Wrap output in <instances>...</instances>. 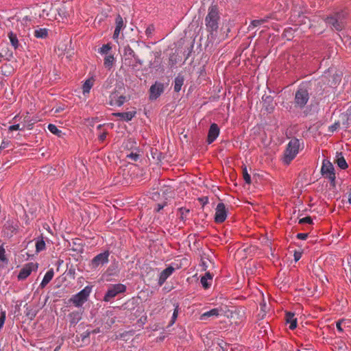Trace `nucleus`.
I'll list each match as a JSON object with an SVG mask.
<instances>
[{"label":"nucleus","instance_id":"nucleus-45","mask_svg":"<svg viewBox=\"0 0 351 351\" xmlns=\"http://www.w3.org/2000/svg\"><path fill=\"white\" fill-rule=\"evenodd\" d=\"M340 126L339 122H335L333 125H330L328 128L329 132H333L337 130Z\"/></svg>","mask_w":351,"mask_h":351},{"label":"nucleus","instance_id":"nucleus-60","mask_svg":"<svg viewBox=\"0 0 351 351\" xmlns=\"http://www.w3.org/2000/svg\"><path fill=\"white\" fill-rule=\"evenodd\" d=\"M301 256H302V253L301 252H295L294 253V259H295V261H298L301 258Z\"/></svg>","mask_w":351,"mask_h":351},{"label":"nucleus","instance_id":"nucleus-14","mask_svg":"<svg viewBox=\"0 0 351 351\" xmlns=\"http://www.w3.org/2000/svg\"><path fill=\"white\" fill-rule=\"evenodd\" d=\"M309 84H311V91H313V90H314L315 91V94L314 95V97H317V96H321L323 95L324 93V83L322 82H316V81H314V82H308Z\"/></svg>","mask_w":351,"mask_h":351},{"label":"nucleus","instance_id":"nucleus-21","mask_svg":"<svg viewBox=\"0 0 351 351\" xmlns=\"http://www.w3.org/2000/svg\"><path fill=\"white\" fill-rule=\"evenodd\" d=\"M335 162L338 165V167L341 169H346L348 168V164L342 154L341 152H337L336 158L335 160Z\"/></svg>","mask_w":351,"mask_h":351},{"label":"nucleus","instance_id":"nucleus-39","mask_svg":"<svg viewBox=\"0 0 351 351\" xmlns=\"http://www.w3.org/2000/svg\"><path fill=\"white\" fill-rule=\"evenodd\" d=\"M263 24V20L262 19H255V20H253L252 21L250 26H249V28L250 27H256L257 26H259Z\"/></svg>","mask_w":351,"mask_h":351},{"label":"nucleus","instance_id":"nucleus-27","mask_svg":"<svg viewBox=\"0 0 351 351\" xmlns=\"http://www.w3.org/2000/svg\"><path fill=\"white\" fill-rule=\"evenodd\" d=\"M34 35L38 38H46L48 36V29L46 28H39L35 29Z\"/></svg>","mask_w":351,"mask_h":351},{"label":"nucleus","instance_id":"nucleus-9","mask_svg":"<svg viewBox=\"0 0 351 351\" xmlns=\"http://www.w3.org/2000/svg\"><path fill=\"white\" fill-rule=\"evenodd\" d=\"M165 90L164 84L161 82H156L155 84L151 86L149 88V96L150 100L157 99Z\"/></svg>","mask_w":351,"mask_h":351},{"label":"nucleus","instance_id":"nucleus-56","mask_svg":"<svg viewBox=\"0 0 351 351\" xmlns=\"http://www.w3.org/2000/svg\"><path fill=\"white\" fill-rule=\"evenodd\" d=\"M26 316H27L28 317H29V319L32 320L33 319L35 316H36V313L34 312H32V310H29L27 313H26Z\"/></svg>","mask_w":351,"mask_h":351},{"label":"nucleus","instance_id":"nucleus-34","mask_svg":"<svg viewBox=\"0 0 351 351\" xmlns=\"http://www.w3.org/2000/svg\"><path fill=\"white\" fill-rule=\"evenodd\" d=\"M48 130L53 134L57 135L58 136L60 137L62 136V131L58 130L57 127L53 124H49L48 125Z\"/></svg>","mask_w":351,"mask_h":351},{"label":"nucleus","instance_id":"nucleus-54","mask_svg":"<svg viewBox=\"0 0 351 351\" xmlns=\"http://www.w3.org/2000/svg\"><path fill=\"white\" fill-rule=\"evenodd\" d=\"M296 237L298 239L306 240L307 239V237H308V234L307 233H298L296 235Z\"/></svg>","mask_w":351,"mask_h":351},{"label":"nucleus","instance_id":"nucleus-58","mask_svg":"<svg viewBox=\"0 0 351 351\" xmlns=\"http://www.w3.org/2000/svg\"><path fill=\"white\" fill-rule=\"evenodd\" d=\"M167 205V203L165 202L163 204H158L156 206H157V208H156V210L157 212H160V210H162L165 206Z\"/></svg>","mask_w":351,"mask_h":351},{"label":"nucleus","instance_id":"nucleus-13","mask_svg":"<svg viewBox=\"0 0 351 351\" xmlns=\"http://www.w3.org/2000/svg\"><path fill=\"white\" fill-rule=\"evenodd\" d=\"M83 312L82 309H79L68 315L70 326H75L82 319Z\"/></svg>","mask_w":351,"mask_h":351},{"label":"nucleus","instance_id":"nucleus-8","mask_svg":"<svg viewBox=\"0 0 351 351\" xmlns=\"http://www.w3.org/2000/svg\"><path fill=\"white\" fill-rule=\"evenodd\" d=\"M125 291L126 287L123 284L110 285L104 297V301L109 302L119 293H124Z\"/></svg>","mask_w":351,"mask_h":351},{"label":"nucleus","instance_id":"nucleus-28","mask_svg":"<svg viewBox=\"0 0 351 351\" xmlns=\"http://www.w3.org/2000/svg\"><path fill=\"white\" fill-rule=\"evenodd\" d=\"M8 38L14 48L15 49H17L19 46V43L16 34L13 33L12 32H10L8 33Z\"/></svg>","mask_w":351,"mask_h":351},{"label":"nucleus","instance_id":"nucleus-61","mask_svg":"<svg viewBox=\"0 0 351 351\" xmlns=\"http://www.w3.org/2000/svg\"><path fill=\"white\" fill-rule=\"evenodd\" d=\"M119 33H120V30H118L117 29H114V34H113V38L114 39H116V38H118L119 36Z\"/></svg>","mask_w":351,"mask_h":351},{"label":"nucleus","instance_id":"nucleus-6","mask_svg":"<svg viewBox=\"0 0 351 351\" xmlns=\"http://www.w3.org/2000/svg\"><path fill=\"white\" fill-rule=\"evenodd\" d=\"M321 173L324 178H328L330 180L332 185L335 186L336 178L335 168L329 160L326 159L323 160Z\"/></svg>","mask_w":351,"mask_h":351},{"label":"nucleus","instance_id":"nucleus-5","mask_svg":"<svg viewBox=\"0 0 351 351\" xmlns=\"http://www.w3.org/2000/svg\"><path fill=\"white\" fill-rule=\"evenodd\" d=\"M92 290V286H86L75 295H73L69 302L72 303L75 306L80 308L88 300L89 295Z\"/></svg>","mask_w":351,"mask_h":351},{"label":"nucleus","instance_id":"nucleus-24","mask_svg":"<svg viewBox=\"0 0 351 351\" xmlns=\"http://www.w3.org/2000/svg\"><path fill=\"white\" fill-rule=\"evenodd\" d=\"M0 55L3 58V60H10L13 56L12 51H10L7 46L2 45L0 47Z\"/></svg>","mask_w":351,"mask_h":351},{"label":"nucleus","instance_id":"nucleus-64","mask_svg":"<svg viewBox=\"0 0 351 351\" xmlns=\"http://www.w3.org/2000/svg\"><path fill=\"white\" fill-rule=\"evenodd\" d=\"M90 332H91V333L96 334V333L99 332H100V330H99V328H96V329H95V330H92V331H90Z\"/></svg>","mask_w":351,"mask_h":351},{"label":"nucleus","instance_id":"nucleus-31","mask_svg":"<svg viewBox=\"0 0 351 351\" xmlns=\"http://www.w3.org/2000/svg\"><path fill=\"white\" fill-rule=\"evenodd\" d=\"M93 85V80L91 79L87 80L82 86L83 93H88Z\"/></svg>","mask_w":351,"mask_h":351},{"label":"nucleus","instance_id":"nucleus-17","mask_svg":"<svg viewBox=\"0 0 351 351\" xmlns=\"http://www.w3.org/2000/svg\"><path fill=\"white\" fill-rule=\"evenodd\" d=\"M174 271L175 269L172 266H169L165 269L160 274L158 285L160 286L162 285L166 280L173 274Z\"/></svg>","mask_w":351,"mask_h":351},{"label":"nucleus","instance_id":"nucleus-1","mask_svg":"<svg viewBox=\"0 0 351 351\" xmlns=\"http://www.w3.org/2000/svg\"><path fill=\"white\" fill-rule=\"evenodd\" d=\"M311 84L309 82H303L295 93L294 104L295 106L302 109L306 105L309 100L310 95H313V91H311Z\"/></svg>","mask_w":351,"mask_h":351},{"label":"nucleus","instance_id":"nucleus-15","mask_svg":"<svg viewBox=\"0 0 351 351\" xmlns=\"http://www.w3.org/2000/svg\"><path fill=\"white\" fill-rule=\"evenodd\" d=\"M263 107L266 110L267 112L271 113L273 112L275 108V104L274 102L273 97L270 95H264L262 97Z\"/></svg>","mask_w":351,"mask_h":351},{"label":"nucleus","instance_id":"nucleus-32","mask_svg":"<svg viewBox=\"0 0 351 351\" xmlns=\"http://www.w3.org/2000/svg\"><path fill=\"white\" fill-rule=\"evenodd\" d=\"M115 24H116V27H115L116 29H118V30L121 31L122 29H123L125 27L123 20L120 14H118L117 16L116 17Z\"/></svg>","mask_w":351,"mask_h":351},{"label":"nucleus","instance_id":"nucleus-40","mask_svg":"<svg viewBox=\"0 0 351 351\" xmlns=\"http://www.w3.org/2000/svg\"><path fill=\"white\" fill-rule=\"evenodd\" d=\"M154 31V25L153 24H151L147 27L145 30V34L147 35V36L150 37Z\"/></svg>","mask_w":351,"mask_h":351},{"label":"nucleus","instance_id":"nucleus-3","mask_svg":"<svg viewBox=\"0 0 351 351\" xmlns=\"http://www.w3.org/2000/svg\"><path fill=\"white\" fill-rule=\"evenodd\" d=\"M220 16L217 5H211L208 9V13L205 19L206 26L208 32L211 34L217 32L219 28Z\"/></svg>","mask_w":351,"mask_h":351},{"label":"nucleus","instance_id":"nucleus-43","mask_svg":"<svg viewBox=\"0 0 351 351\" xmlns=\"http://www.w3.org/2000/svg\"><path fill=\"white\" fill-rule=\"evenodd\" d=\"M294 318V313L291 312H287L285 315V319L287 323H290Z\"/></svg>","mask_w":351,"mask_h":351},{"label":"nucleus","instance_id":"nucleus-48","mask_svg":"<svg viewBox=\"0 0 351 351\" xmlns=\"http://www.w3.org/2000/svg\"><path fill=\"white\" fill-rule=\"evenodd\" d=\"M127 157L133 161H136L139 157V155L136 153L132 152L130 154H128Z\"/></svg>","mask_w":351,"mask_h":351},{"label":"nucleus","instance_id":"nucleus-59","mask_svg":"<svg viewBox=\"0 0 351 351\" xmlns=\"http://www.w3.org/2000/svg\"><path fill=\"white\" fill-rule=\"evenodd\" d=\"M90 334H91L90 331L87 330V331L84 332L83 334L81 335L82 340H84L85 338L88 337Z\"/></svg>","mask_w":351,"mask_h":351},{"label":"nucleus","instance_id":"nucleus-7","mask_svg":"<svg viewBox=\"0 0 351 351\" xmlns=\"http://www.w3.org/2000/svg\"><path fill=\"white\" fill-rule=\"evenodd\" d=\"M110 252L108 250H106L102 253H100L95 256L90 261L89 267L91 269H96L100 267H102L109 261Z\"/></svg>","mask_w":351,"mask_h":351},{"label":"nucleus","instance_id":"nucleus-62","mask_svg":"<svg viewBox=\"0 0 351 351\" xmlns=\"http://www.w3.org/2000/svg\"><path fill=\"white\" fill-rule=\"evenodd\" d=\"M267 307L266 304H261V310L263 312H265V308Z\"/></svg>","mask_w":351,"mask_h":351},{"label":"nucleus","instance_id":"nucleus-26","mask_svg":"<svg viewBox=\"0 0 351 351\" xmlns=\"http://www.w3.org/2000/svg\"><path fill=\"white\" fill-rule=\"evenodd\" d=\"M8 263V259L5 256V251L3 247V243L0 240V267H3Z\"/></svg>","mask_w":351,"mask_h":351},{"label":"nucleus","instance_id":"nucleus-52","mask_svg":"<svg viewBox=\"0 0 351 351\" xmlns=\"http://www.w3.org/2000/svg\"><path fill=\"white\" fill-rule=\"evenodd\" d=\"M275 19L274 14H271L269 15L265 16L264 18L262 19L263 23H267L269 21V19Z\"/></svg>","mask_w":351,"mask_h":351},{"label":"nucleus","instance_id":"nucleus-46","mask_svg":"<svg viewBox=\"0 0 351 351\" xmlns=\"http://www.w3.org/2000/svg\"><path fill=\"white\" fill-rule=\"evenodd\" d=\"M5 312L2 311L0 315V329L3 327L5 320Z\"/></svg>","mask_w":351,"mask_h":351},{"label":"nucleus","instance_id":"nucleus-55","mask_svg":"<svg viewBox=\"0 0 351 351\" xmlns=\"http://www.w3.org/2000/svg\"><path fill=\"white\" fill-rule=\"evenodd\" d=\"M10 143V141H3L1 144V146H0V149L8 147Z\"/></svg>","mask_w":351,"mask_h":351},{"label":"nucleus","instance_id":"nucleus-42","mask_svg":"<svg viewBox=\"0 0 351 351\" xmlns=\"http://www.w3.org/2000/svg\"><path fill=\"white\" fill-rule=\"evenodd\" d=\"M218 346L222 349L223 351H227L229 344L225 342L223 340L221 339L218 342Z\"/></svg>","mask_w":351,"mask_h":351},{"label":"nucleus","instance_id":"nucleus-12","mask_svg":"<svg viewBox=\"0 0 351 351\" xmlns=\"http://www.w3.org/2000/svg\"><path fill=\"white\" fill-rule=\"evenodd\" d=\"M219 132L220 129L217 123H213L210 124L206 139L208 144H211L216 140L219 134Z\"/></svg>","mask_w":351,"mask_h":351},{"label":"nucleus","instance_id":"nucleus-16","mask_svg":"<svg viewBox=\"0 0 351 351\" xmlns=\"http://www.w3.org/2000/svg\"><path fill=\"white\" fill-rule=\"evenodd\" d=\"M110 104L113 105L114 100V104L117 105L118 106H121L124 102L126 101V97L123 95L119 96V93L117 90L112 92L110 96Z\"/></svg>","mask_w":351,"mask_h":351},{"label":"nucleus","instance_id":"nucleus-11","mask_svg":"<svg viewBox=\"0 0 351 351\" xmlns=\"http://www.w3.org/2000/svg\"><path fill=\"white\" fill-rule=\"evenodd\" d=\"M38 265L34 263H29L26 264L20 271L18 275V279L23 280L26 279L32 273V271L36 270Z\"/></svg>","mask_w":351,"mask_h":351},{"label":"nucleus","instance_id":"nucleus-29","mask_svg":"<svg viewBox=\"0 0 351 351\" xmlns=\"http://www.w3.org/2000/svg\"><path fill=\"white\" fill-rule=\"evenodd\" d=\"M114 58L112 55H106L104 58V64L106 68L110 70L114 64Z\"/></svg>","mask_w":351,"mask_h":351},{"label":"nucleus","instance_id":"nucleus-44","mask_svg":"<svg viewBox=\"0 0 351 351\" xmlns=\"http://www.w3.org/2000/svg\"><path fill=\"white\" fill-rule=\"evenodd\" d=\"M178 306H176V308H175L174 312L173 313L171 320L170 322V325H172L176 322V320L178 317Z\"/></svg>","mask_w":351,"mask_h":351},{"label":"nucleus","instance_id":"nucleus-49","mask_svg":"<svg viewBox=\"0 0 351 351\" xmlns=\"http://www.w3.org/2000/svg\"><path fill=\"white\" fill-rule=\"evenodd\" d=\"M9 131H14V130H23V128H20V124H15V125H10L8 128Z\"/></svg>","mask_w":351,"mask_h":351},{"label":"nucleus","instance_id":"nucleus-36","mask_svg":"<svg viewBox=\"0 0 351 351\" xmlns=\"http://www.w3.org/2000/svg\"><path fill=\"white\" fill-rule=\"evenodd\" d=\"M178 212L180 214V219L182 221H184L185 219H186V214H188L189 213V209H187V208H184V207H181V208H180L178 209Z\"/></svg>","mask_w":351,"mask_h":351},{"label":"nucleus","instance_id":"nucleus-33","mask_svg":"<svg viewBox=\"0 0 351 351\" xmlns=\"http://www.w3.org/2000/svg\"><path fill=\"white\" fill-rule=\"evenodd\" d=\"M45 249V242L44 241L43 239L41 238L40 239L38 240L36 242V252H40Z\"/></svg>","mask_w":351,"mask_h":351},{"label":"nucleus","instance_id":"nucleus-37","mask_svg":"<svg viewBox=\"0 0 351 351\" xmlns=\"http://www.w3.org/2000/svg\"><path fill=\"white\" fill-rule=\"evenodd\" d=\"M112 49L110 44L108 43L106 45H104L99 49V52L101 54H106L108 55V51Z\"/></svg>","mask_w":351,"mask_h":351},{"label":"nucleus","instance_id":"nucleus-51","mask_svg":"<svg viewBox=\"0 0 351 351\" xmlns=\"http://www.w3.org/2000/svg\"><path fill=\"white\" fill-rule=\"evenodd\" d=\"M133 58L135 60V64L132 65L133 68H135L138 64V65L143 64V62L139 59V58L136 55Z\"/></svg>","mask_w":351,"mask_h":351},{"label":"nucleus","instance_id":"nucleus-19","mask_svg":"<svg viewBox=\"0 0 351 351\" xmlns=\"http://www.w3.org/2000/svg\"><path fill=\"white\" fill-rule=\"evenodd\" d=\"M136 114V112L134 110L126 112H114L112 113V116L119 117L121 119L125 121H131L134 117H135Z\"/></svg>","mask_w":351,"mask_h":351},{"label":"nucleus","instance_id":"nucleus-53","mask_svg":"<svg viewBox=\"0 0 351 351\" xmlns=\"http://www.w3.org/2000/svg\"><path fill=\"white\" fill-rule=\"evenodd\" d=\"M289 324H290L289 328L291 330L295 329L297 327V319L296 318L293 319Z\"/></svg>","mask_w":351,"mask_h":351},{"label":"nucleus","instance_id":"nucleus-35","mask_svg":"<svg viewBox=\"0 0 351 351\" xmlns=\"http://www.w3.org/2000/svg\"><path fill=\"white\" fill-rule=\"evenodd\" d=\"M242 173L245 182L248 184H251V177L247 173V167L245 166L242 168Z\"/></svg>","mask_w":351,"mask_h":351},{"label":"nucleus","instance_id":"nucleus-23","mask_svg":"<svg viewBox=\"0 0 351 351\" xmlns=\"http://www.w3.org/2000/svg\"><path fill=\"white\" fill-rule=\"evenodd\" d=\"M222 311V309L221 308H213L204 313H203L201 317H200V319L202 320H205L207 318L210 317H217L220 315V312Z\"/></svg>","mask_w":351,"mask_h":351},{"label":"nucleus","instance_id":"nucleus-4","mask_svg":"<svg viewBox=\"0 0 351 351\" xmlns=\"http://www.w3.org/2000/svg\"><path fill=\"white\" fill-rule=\"evenodd\" d=\"M300 143L298 138L291 139L287 145L283 156V162L286 165H289L291 160L296 156L298 153Z\"/></svg>","mask_w":351,"mask_h":351},{"label":"nucleus","instance_id":"nucleus-25","mask_svg":"<svg viewBox=\"0 0 351 351\" xmlns=\"http://www.w3.org/2000/svg\"><path fill=\"white\" fill-rule=\"evenodd\" d=\"M184 77L182 75L178 74L174 80V91L178 93L184 84Z\"/></svg>","mask_w":351,"mask_h":351},{"label":"nucleus","instance_id":"nucleus-2","mask_svg":"<svg viewBox=\"0 0 351 351\" xmlns=\"http://www.w3.org/2000/svg\"><path fill=\"white\" fill-rule=\"evenodd\" d=\"M348 12L345 10L332 12L325 19V22L336 31H341L346 25Z\"/></svg>","mask_w":351,"mask_h":351},{"label":"nucleus","instance_id":"nucleus-57","mask_svg":"<svg viewBox=\"0 0 351 351\" xmlns=\"http://www.w3.org/2000/svg\"><path fill=\"white\" fill-rule=\"evenodd\" d=\"M107 134H108L107 132H104L99 136V137H98L99 140L100 141L103 142L106 139Z\"/></svg>","mask_w":351,"mask_h":351},{"label":"nucleus","instance_id":"nucleus-41","mask_svg":"<svg viewBox=\"0 0 351 351\" xmlns=\"http://www.w3.org/2000/svg\"><path fill=\"white\" fill-rule=\"evenodd\" d=\"M299 223L300 224H304V223L311 224V223H313V219L311 217H306L302 219H300L299 220Z\"/></svg>","mask_w":351,"mask_h":351},{"label":"nucleus","instance_id":"nucleus-63","mask_svg":"<svg viewBox=\"0 0 351 351\" xmlns=\"http://www.w3.org/2000/svg\"><path fill=\"white\" fill-rule=\"evenodd\" d=\"M337 329H338L339 331H342V330H343V329H342V328H341V323H340V322H337Z\"/></svg>","mask_w":351,"mask_h":351},{"label":"nucleus","instance_id":"nucleus-10","mask_svg":"<svg viewBox=\"0 0 351 351\" xmlns=\"http://www.w3.org/2000/svg\"><path fill=\"white\" fill-rule=\"evenodd\" d=\"M227 217V210L223 203H219L216 208L215 221L218 223L223 222Z\"/></svg>","mask_w":351,"mask_h":351},{"label":"nucleus","instance_id":"nucleus-18","mask_svg":"<svg viewBox=\"0 0 351 351\" xmlns=\"http://www.w3.org/2000/svg\"><path fill=\"white\" fill-rule=\"evenodd\" d=\"M104 321L106 325V328H110L116 322V317L114 315L113 311H107L104 315Z\"/></svg>","mask_w":351,"mask_h":351},{"label":"nucleus","instance_id":"nucleus-47","mask_svg":"<svg viewBox=\"0 0 351 351\" xmlns=\"http://www.w3.org/2000/svg\"><path fill=\"white\" fill-rule=\"evenodd\" d=\"M5 312L2 311L0 315V329L3 327L5 320Z\"/></svg>","mask_w":351,"mask_h":351},{"label":"nucleus","instance_id":"nucleus-22","mask_svg":"<svg viewBox=\"0 0 351 351\" xmlns=\"http://www.w3.org/2000/svg\"><path fill=\"white\" fill-rule=\"evenodd\" d=\"M53 276H54L53 269L51 268L49 270H48L47 272L45 274V275L40 285V287L41 289L45 288L47 286V285L52 280Z\"/></svg>","mask_w":351,"mask_h":351},{"label":"nucleus","instance_id":"nucleus-50","mask_svg":"<svg viewBox=\"0 0 351 351\" xmlns=\"http://www.w3.org/2000/svg\"><path fill=\"white\" fill-rule=\"evenodd\" d=\"M198 201L200 202V204L202 205V206H204V205L208 204V197H199Z\"/></svg>","mask_w":351,"mask_h":351},{"label":"nucleus","instance_id":"nucleus-20","mask_svg":"<svg viewBox=\"0 0 351 351\" xmlns=\"http://www.w3.org/2000/svg\"><path fill=\"white\" fill-rule=\"evenodd\" d=\"M213 280V275L210 272H206L204 276L201 278L200 282L204 289H208L211 285Z\"/></svg>","mask_w":351,"mask_h":351},{"label":"nucleus","instance_id":"nucleus-30","mask_svg":"<svg viewBox=\"0 0 351 351\" xmlns=\"http://www.w3.org/2000/svg\"><path fill=\"white\" fill-rule=\"evenodd\" d=\"M16 228L12 226L11 224L8 223V222L4 226L3 231L5 234H6L8 237H12L13 234L16 232Z\"/></svg>","mask_w":351,"mask_h":351},{"label":"nucleus","instance_id":"nucleus-38","mask_svg":"<svg viewBox=\"0 0 351 351\" xmlns=\"http://www.w3.org/2000/svg\"><path fill=\"white\" fill-rule=\"evenodd\" d=\"M124 54L125 56H130L131 58H134L136 56L135 52L129 45L125 47Z\"/></svg>","mask_w":351,"mask_h":351}]
</instances>
